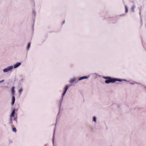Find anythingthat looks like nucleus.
<instances>
[{
  "label": "nucleus",
  "instance_id": "11",
  "mask_svg": "<svg viewBox=\"0 0 146 146\" xmlns=\"http://www.w3.org/2000/svg\"><path fill=\"white\" fill-rule=\"evenodd\" d=\"M31 43L29 42L27 45V50H28L30 46Z\"/></svg>",
  "mask_w": 146,
  "mask_h": 146
},
{
  "label": "nucleus",
  "instance_id": "21",
  "mask_svg": "<svg viewBox=\"0 0 146 146\" xmlns=\"http://www.w3.org/2000/svg\"><path fill=\"white\" fill-rule=\"evenodd\" d=\"M64 23H65V21H63V23H63V24H64Z\"/></svg>",
  "mask_w": 146,
  "mask_h": 146
},
{
  "label": "nucleus",
  "instance_id": "8",
  "mask_svg": "<svg viewBox=\"0 0 146 146\" xmlns=\"http://www.w3.org/2000/svg\"><path fill=\"white\" fill-rule=\"evenodd\" d=\"M15 92V91L14 90V88L13 87H12L11 88V93L12 94V96H13L14 95V94Z\"/></svg>",
  "mask_w": 146,
  "mask_h": 146
},
{
  "label": "nucleus",
  "instance_id": "2",
  "mask_svg": "<svg viewBox=\"0 0 146 146\" xmlns=\"http://www.w3.org/2000/svg\"><path fill=\"white\" fill-rule=\"evenodd\" d=\"M13 67L12 66H10L8 67L7 68L4 69L3 70V71L4 72H7L9 71H10L13 69Z\"/></svg>",
  "mask_w": 146,
  "mask_h": 146
},
{
  "label": "nucleus",
  "instance_id": "4",
  "mask_svg": "<svg viewBox=\"0 0 146 146\" xmlns=\"http://www.w3.org/2000/svg\"><path fill=\"white\" fill-rule=\"evenodd\" d=\"M78 81V80H77L76 78H74L72 79L70 81V82L71 83H77Z\"/></svg>",
  "mask_w": 146,
  "mask_h": 146
},
{
  "label": "nucleus",
  "instance_id": "13",
  "mask_svg": "<svg viewBox=\"0 0 146 146\" xmlns=\"http://www.w3.org/2000/svg\"><path fill=\"white\" fill-rule=\"evenodd\" d=\"M22 91V88H21L19 90V95H20L21 94Z\"/></svg>",
  "mask_w": 146,
  "mask_h": 146
},
{
  "label": "nucleus",
  "instance_id": "9",
  "mask_svg": "<svg viewBox=\"0 0 146 146\" xmlns=\"http://www.w3.org/2000/svg\"><path fill=\"white\" fill-rule=\"evenodd\" d=\"M88 78V77H87V76H84L81 77L80 78H79L78 80H81L84 79H87Z\"/></svg>",
  "mask_w": 146,
  "mask_h": 146
},
{
  "label": "nucleus",
  "instance_id": "3",
  "mask_svg": "<svg viewBox=\"0 0 146 146\" xmlns=\"http://www.w3.org/2000/svg\"><path fill=\"white\" fill-rule=\"evenodd\" d=\"M68 87H69V86L68 85L66 86L64 88V92L62 94V100H63V98L64 96V95H65V94L67 92V91L68 88Z\"/></svg>",
  "mask_w": 146,
  "mask_h": 146
},
{
  "label": "nucleus",
  "instance_id": "18",
  "mask_svg": "<svg viewBox=\"0 0 146 146\" xmlns=\"http://www.w3.org/2000/svg\"><path fill=\"white\" fill-rule=\"evenodd\" d=\"M14 121H15V123L16 124H17V121L15 119H14Z\"/></svg>",
  "mask_w": 146,
  "mask_h": 146
},
{
  "label": "nucleus",
  "instance_id": "17",
  "mask_svg": "<svg viewBox=\"0 0 146 146\" xmlns=\"http://www.w3.org/2000/svg\"><path fill=\"white\" fill-rule=\"evenodd\" d=\"M91 130V131H93L94 128L93 127H90Z\"/></svg>",
  "mask_w": 146,
  "mask_h": 146
},
{
  "label": "nucleus",
  "instance_id": "14",
  "mask_svg": "<svg viewBox=\"0 0 146 146\" xmlns=\"http://www.w3.org/2000/svg\"><path fill=\"white\" fill-rule=\"evenodd\" d=\"M12 130L13 132H16L17 131L15 127H13L12 128Z\"/></svg>",
  "mask_w": 146,
  "mask_h": 146
},
{
  "label": "nucleus",
  "instance_id": "5",
  "mask_svg": "<svg viewBox=\"0 0 146 146\" xmlns=\"http://www.w3.org/2000/svg\"><path fill=\"white\" fill-rule=\"evenodd\" d=\"M21 65V63L20 62H17L14 66L13 68H16L18 67Z\"/></svg>",
  "mask_w": 146,
  "mask_h": 146
},
{
  "label": "nucleus",
  "instance_id": "16",
  "mask_svg": "<svg viewBox=\"0 0 146 146\" xmlns=\"http://www.w3.org/2000/svg\"><path fill=\"white\" fill-rule=\"evenodd\" d=\"M135 6L134 5H133L132 7V11H134V10L135 9Z\"/></svg>",
  "mask_w": 146,
  "mask_h": 146
},
{
  "label": "nucleus",
  "instance_id": "12",
  "mask_svg": "<svg viewBox=\"0 0 146 146\" xmlns=\"http://www.w3.org/2000/svg\"><path fill=\"white\" fill-rule=\"evenodd\" d=\"M125 12L127 13L128 12V8L127 6H125Z\"/></svg>",
  "mask_w": 146,
  "mask_h": 146
},
{
  "label": "nucleus",
  "instance_id": "1",
  "mask_svg": "<svg viewBox=\"0 0 146 146\" xmlns=\"http://www.w3.org/2000/svg\"><path fill=\"white\" fill-rule=\"evenodd\" d=\"M123 81H126V80H122L117 78H112L111 77V78H109V79L106 80L105 82L106 83L108 84H109L110 83H114L117 81L121 82Z\"/></svg>",
  "mask_w": 146,
  "mask_h": 146
},
{
  "label": "nucleus",
  "instance_id": "7",
  "mask_svg": "<svg viewBox=\"0 0 146 146\" xmlns=\"http://www.w3.org/2000/svg\"><path fill=\"white\" fill-rule=\"evenodd\" d=\"M92 121L95 123H96L97 121V118L96 116H94L93 117Z\"/></svg>",
  "mask_w": 146,
  "mask_h": 146
},
{
  "label": "nucleus",
  "instance_id": "6",
  "mask_svg": "<svg viewBox=\"0 0 146 146\" xmlns=\"http://www.w3.org/2000/svg\"><path fill=\"white\" fill-rule=\"evenodd\" d=\"M15 100V98L14 95L12 96L11 104L13 105L14 104Z\"/></svg>",
  "mask_w": 146,
  "mask_h": 146
},
{
  "label": "nucleus",
  "instance_id": "20",
  "mask_svg": "<svg viewBox=\"0 0 146 146\" xmlns=\"http://www.w3.org/2000/svg\"><path fill=\"white\" fill-rule=\"evenodd\" d=\"M131 84H134V83H130Z\"/></svg>",
  "mask_w": 146,
  "mask_h": 146
},
{
  "label": "nucleus",
  "instance_id": "15",
  "mask_svg": "<svg viewBox=\"0 0 146 146\" xmlns=\"http://www.w3.org/2000/svg\"><path fill=\"white\" fill-rule=\"evenodd\" d=\"M104 79H109V78H111V77L110 76H106V77H104L103 78Z\"/></svg>",
  "mask_w": 146,
  "mask_h": 146
},
{
  "label": "nucleus",
  "instance_id": "10",
  "mask_svg": "<svg viewBox=\"0 0 146 146\" xmlns=\"http://www.w3.org/2000/svg\"><path fill=\"white\" fill-rule=\"evenodd\" d=\"M15 113V110H13L12 111V113L11 115V117H13L14 115V114Z\"/></svg>",
  "mask_w": 146,
  "mask_h": 146
},
{
  "label": "nucleus",
  "instance_id": "19",
  "mask_svg": "<svg viewBox=\"0 0 146 146\" xmlns=\"http://www.w3.org/2000/svg\"><path fill=\"white\" fill-rule=\"evenodd\" d=\"M4 81V80H3L0 81V83L3 82Z\"/></svg>",
  "mask_w": 146,
  "mask_h": 146
}]
</instances>
